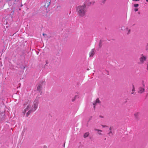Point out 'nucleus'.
Returning a JSON list of instances; mask_svg holds the SVG:
<instances>
[{"mask_svg": "<svg viewBox=\"0 0 148 148\" xmlns=\"http://www.w3.org/2000/svg\"><path fill=\"white\" fill-rule=\"evenodd\" d=\"M86 2L88 5L93 4L95 3L94 1H91V0H86Z\"/></svg>", "mask_w": 148, "mask_h": 148, "instance_id": "nucleus-8", "label": "nucleus"}, {"mask_svg": "<svg viewBox=\"0 0 148 148\" xmlns=\"http://www.w3.org/2000/svg\"><path fill=\"white\" fill-rule=\"evenodd\" d=\"M86 6L85 5H79L76 8V11L78 16L79 17H82L84 16L87 11Z\"/></svg>", "mask_w": 148, "mask_h": 148, "instance_id": "nucleus-1", "label": "nucleus"}, {"mask_svg": "<svg viewBox=\"0 0 148 148\" xmlns=\"http://www.w3.org/2000/svg\"><path fill=\"white\" fill-rule=\"evenodd\" d=\"M146 49L147 50H148V43L147 44L146 46Z\"/></svg>", "mask_w": 148, "mask_h": 148, "instance_id": "nucleus-19", "label": "nucleus"}, {"mask_svg": "<svg viewBox=\"0 0 148 148\" xmlns=\"http://www.w3.org/2000/svg\"><path fill=\"white\" fill-rule=\"evenodd\" d=\"M139 0H133V1H138Z\"/></svg>", "mask_w": 148, "mask_h": 148, "instance_id": "nucleus-25", "label": "nucleus"}, {"mask_svg": "<svg viewBox=\"0 0 148 148\" xmlns=\"http://www.w3.org/2000/svg\"><path fill=\"white\" fill-rule=\"evenodd\" d=\"M65 143L64 144V146H65Z\"/></svg>", "mask_w": 148, "mask_h": 148, "instance_id": "nucleus-28", "label": "nucleus"}, {"mask_svg": "<svg viewBox=\"0 0 148 148\" xmlns=\"http://www.w3.org/2000/svg\"><path fill=\"white\" fill-rule=\"evenodd\" d=\"M139 114V113L138 112L135 113L134 115L136 118H138Z\"/></svg>", "mask_w": 148, "mask_h": 148, "instance_id": "nucleus-13", "label": "nucleus"}, {"mask_svg": "<svg viewBox=\"0 0 148 148\" xmlns=\"http://www.w3.org/2000/svg\"><path fill=\"white\" fill-rule=\"evenodd\" d=\"M44 148H47V146H44Z\"/></svg>", "mask_w": 148, "mask_h": 148, "instance_id": "nucleus-24", "label": "nucleus"}, {"mask_svg": "<svg viewBox=\"0 0 148 148\" xmlns=\"http://www.w3.org/2000/svg\"><path fill=\"white\" fill-rule=\"evenodd\" d=\"M94 130L95 131H96L97 132V133L99 135H102V134L101 132H102V131L100 130L97 129H95Z\"/></svg>", "mask_w": 148, "mask_h": 148, "instance_id": "nucleus-11", "label": "nucleus"}, {"mask_svg": "<svg viewBox=\"0 0 148 148\" xmlns=\"http://www.w3.org/2000/svg\"><path fill=\"white\" fill-rule=\"evenodd\" d=\"M89 134L88 132H86L85 133L84 135V138H86L88 137L89 136Z\"/></svg>", "mask_w": 148, "mask_h": 148, "instance_id": "nucleus-14", "label": "nucleus"}, {"mask_svg": "<svg viewBox=\"0 0 148 148\" xmlns=\"http://www.w3.org/2000/svg\"><path fill=\"white\" fill-rule=\"evenodd\" d=\"M100 103V101L98 98L93 103V104L94 105V109L95 108V105L97 103Z\"/></svg>", "mask_w": 148, "mask_h": 148, "instance_id": "nucleus-7", "label": "nucleus"}, {"mask_svg": "<svg viewBox=\"0 0 148 148\" xmlns=\"http://www.w3.org/2000/svg\"><path fill=\"white\" fill-rule=\"evenodd\" d=\"M94 50L93 49H92L89 53V56L90 57H92L95 54Z\"/></svg>", "mask_w": 148, "mask_h": 148, "instance_id": "nucleus-9", "label": "nucleus"}, {"mask_svg": "<svg viewBox=\"0 0 148 148\" xmlns=\"http://www.w3.org/2000/svg\"><path fill=\"white\" fill-rule=\"evenodd\" d=\"M147 59V57L146 56L142 54L140 55V57L139 59L140 63L141 64H144L145 62Z\"/></svg>", "mask_w": 148, "mask_h": 148, "instance_id": "nucleus-3", "label": "nucleus"}, {"mask_svg": "<svg viewBox=\"0 0 148 148\" xmlns=\"http://www.w3.org/2000/svg\"><path fill=\"white\" fill-rule=\"evenodd\" d=\"M109 130L110 131V130H112V127H110Z\"/></svg>", "mask_w": 148, "mask_h": 148, "instance_id": "nucleus-23", "label": "nucleus"}, {"mask_svg": "<svg viewBox=\"0 0 148 148\" xmlns=\"http://www.w3.org/2000/svg\"><path fill=\"white\" fill-rule=\"evenodd\" d=\"M138 8H135V9H134V10L135 12H136L137 11H138Z\"/></svg>", "mask_w": 148, "mask_h": 148, "instance_id": "nucleus-21", "label": "nucleus"}, {"mask_svg": "<svg viewBox=\"0 0 148 148\" xmlns=\"http://www.w3.org/2000/svg\"><path fill=\"white\" fill-rule=\"evenodd\" d=\"M145 91V87L140 86L138 88V92L139 94H142Z\"/></svg>", "mask_w": 148, "mask_h": 148, "instance_id": "nucleus-4", "label": "nucleus"}, {"mask_svg": "<svg viewBox=\"0 0 148 148\" xmlns=\"http://www.w3.org/2000/svg\"><path fill=\"white\" fill-rule=\"evenodd\" d=\"M45 35H46V34H44V33L43 34V36H45Z\"/></svg>", "mask_w": 148, "mask_h": 148, "instance_id": "nucleus-26", "label": "nucleus"}, {"mask_svg": "<svg viewBox=\"0 0 148 148\" xmlns=\"http://www.w3.org/2000/svg\"><path fill=\"white\" fill-rule=\"evenodd\" d=\"M138 5H139L138 4H134V7L135 8H136V7H138Z\"/></svg>", "mask_w": 148, "mask_h": 148, "instance_id": "nucleus-18", "label": "nucleus"}, {"mask_svg": "<svg viewBox=\"0 0 148 148\" xmlns=\"http://www.w3.org/2000/svg\"><path fill=\"white\" fill-rule=\"evenodd\" d=\"M108 134L110 136H112L113 135L112 130L110 131L109 132Z\"/></svg>", "mask_w": 148, "mask_h": 148, "instance_id": "nucleus-16", "label": "nucleus"}, {"mask_svg": "<svg viewBox=\"0 0 148 148\" xmlns=\"http://www.w3.org/2000/svg\"><path fill=\"white\" fill-rule=\"evenodd\" d=\"M99 117H100L101 118H103V116H101V115L99 116Z\"/></svg>", "mask_w": 148, "mask_h": 148, "instance_id": "nucleus-22", "label": "nucleus"}, {"mask_svg": "<svg viewBox=\"0 0 148 148\" xmlns=\"http://www.w3.org/2000/svg\"><path fill=\"white\" fill-rule=\"evenodd\" d=\"M147 89H148V86H147Z\"/></svg>", "mask_w": 148, "mask_h": 148, "instance_id": "nucleus-29", "label": "nucleus"}, {"mask_svg": "<svg viewBox=\"0 0 148 148\" xmlns=\"http://www.w3.org/2000/svg\"><path fill=\"white\" fill-rule=\"evenodd\" d=\"M135 91V87H134V85H133V88H132V90L131 94H134Z\"/></svg>", "mask_w": 148, "mask_h": 148, "instance_id": "nucleus-15", "label": "nucleus"}, {"mask_svg": "<svg viewBox=\"0 0 148 148\" xmlns=\"http://www.w3.org/2000/svg\"><path fill=\"white\" fill-rule=\"evenodd\" d=\"M102 127H107V126L106 125H101Z\"/></svg>", "mask_w": 148, "mask_h": 148, "instance_id": "nucleus-20", "label": "nucleus"}, {"mask_svg": "<svg viewBox=\"0 0 148 148\" xmlns=\"http://www.w3.org/2000/svg\"><path fill=\"white\" fill-rule=\"evenodd\" d=\"M27 111H28V112L27 113L26 116H28L32 112L34 111L32 108V105H28L26 108L24 110L23 113H25Z\"/></svg>", "mask_w": 148, "mask_h": 148, "instance_id": "nucleus-2", "label": "nucleus"}, {"mask_svg": "<svg viewBox=\"0 0 148 148\" xmlns=\"http://www.w3.org/2000/svg\"><path fill=\"white\" fill-rule=\"evenodd\" d=\"M146 82L144 80H143L141 81V86L144 87H145V84Z\"/></svg>", "mask_w": 148, "mask_h": 148, "instance_id": "nucleus-12", "label": "nucleus"}, {"mask_svg": "<svg viewBox=\"0 0 148 148\" xmlns=\"http://www.w3.org/2000/svg\"><path fill=\"white\" fill-rule=\"evenodd\" d=\"M77 97V95H75V96H74V97H73V98L72 99V100H72V101H73H73H74L75 100V99H76V98Z\"/></svg>", "mask_w": 148, "mask_h": 148, "instance_id": "nucleus-17", "label": "nucleus"}, {"mask_svg": "<svg viewBox=\"0 0 148 148\" xmlns=\"http://www.w3.org/2000/svg\"><path fill=\"white\" fill-rule=\"evenodd\" d=\"M146 1L147 2H148V0H146Z\"/></svg>", "mask_w": 148, "mask_h": 148, "instance_id": "nucleus-27", "label": "nucleus"}, {"mask_svg": "<svg viewBox=\"0 0 148 148\" xmlns=\"http://www.w3.org/2000/svg\"><path fill=\"white\" fill-rule=\"evenodd\" d=\"M45 82L43 81L38 86L37 90L39 91H40L42 89V86L43 85V84L45 85Z\"/></svg>", "mask_w": 148, "mask_h": 148, "instance_id": "nucleus-5", "label": "nucleus"}, {"mask_svg": "<svg viewBox=\"0 0 148 148\" xmlns=\"http://www.w3.org/2000/svg\"><path fill=\"white\" fill-rule=\"evenodd\" d=\"M38 102L37 101H34V106L33 110L34 111H35L38 107Z\"/></svg>", "mask_w": 148, "mask_h": 148, "instance_id": "nucleus-6", "label": "nucleus"}, {"mask_svg": "<svg viewBox=\"0 0 148 148\" xmlns=\"http://www.w3.org/2000/svg\"><path fill=\"white\" fill-rule=\"evenodd\" d=\"M125 30L127 34L128 35L130 34L131 31L130 29H129L127 27L125 29Z\"/></svg>", "mask_w": 148, "mask_h": 148, "instance_id": "nucleus-10", "label": "nucleus"}]
</instances>
